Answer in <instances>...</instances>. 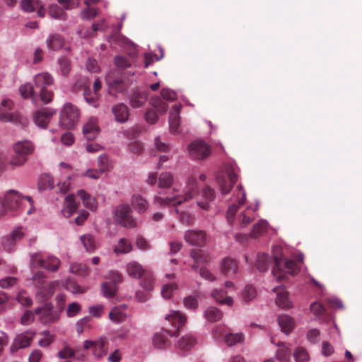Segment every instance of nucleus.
Segmentation results:
<instances>
[{
    "instance_id": "56",
    "label": "nucleus",
    "mask_w": 362,
    "mask_h": 362,
    "mask_svg": "<svg viewBox=\"0 0 362 362\" xmlns=\"http://www.w3.org/2000/svg\"><path fill=\"white\" fill-rule=\"evenodd\" d=\"M153 344L156 348L165 349L168 346V341L163 334H156L153 337Z\"/></svg>"
},
{
    "instance_id": "46",
    "label": "nucleus",
    "mask_w": 362,
    "mask_h": 362,
    "mask_svg": "<svg viewBox=\"0 0 362 362\" xmlns=\"http://www.w3.org/2000/svg\"><path fill=\"white\" fill-rule=\"evenodd\" d=\"M173 182V176L170 173H162L158 178V187L160 189L168 188Z\"/></svg>"
},
{
    "instance_id": "27",
    "label": "nucleus",
    "mask_w": 362,
    "mask_h": 362,
    "mask_svg": "<svg viewBox=\"0 0 362 362\" xmlns=\"http://www.w3.org/2000/svg\"><path fill=\"white\" fill-rule=\"evenodd\" d=\"M180 105H175L170 111L169 127L173 133H177L180 127Z\"/></svg>"
},
{
    "instance_id": "24",
    "label": "nucleus",
    "mask_w": 362,
    "mask_h": 362,
    "mask_svg": "<svg viewBox=\"0 0 362 362\" xmlns=\"http://www.w3.org/2000/svg\"><path fill=\"white\" fill-rule=\"evenodd\" d=\"M65 206L62 210L63 216L70 218L78 209V205L75 202V195L69 194L65 197Z\"/></svg>"
},
{
    "instance_id": "51",
    "label": "nucleus",
    "mask_w": 362,
    "mask_h": 362,
    "mask_svg": "<svg viewBox=\"0 0 362 362\" xmlns=\"http://www.w3.org/2000/svg\"><path fill=\"white\" fill-rule=\"evenodd\" d=\"M57 62L59 66V73L64 76H68L71 71L70 60L66 57H60Z\"/></svg>"
},
{
    "instance_id": "5",
    "label": "nucleus",
    "mask_w": 362,
    "mask_h": 362,
    "mask_svg": "<svg viewBox=\"0 0 362 362\" xmlns=\"http://www.w3.org/2000/svg\"><path fill=\"white\" fill-rule=\"evenodd\" d=\"M281 259L279 257V255L274 254V256L271 257L265 253H259L257 256L256 265L257 269L264 272L267 271L270 266L272 267V274L275 277L279 269H281Z\"/></svg>"
},
{
    "instance_id": "32",
    "label": "nucleus",
    "mask_w": 362,
    "mask_h": 362,
    "mask_svg": "<svg viewBox=\"0 0 362 362\" xmlns=\"http://www.w3.org/2000/svg\"><path fill=\"white\" fill-rule=\"evenodd\" d=\"M148 95L146 92L136 90L129 98V103L133 108H139L146 102Z\"/></svg>"
},
{
    "instance_id": "2",
    "label": "nucleus",
    "mask_w": 362,
    "mask_h": 362,
    "mask_svg": "<svg viewBox=\"0 0 362 362\" xmlns=\"http://www.w3.org/2000/svg\"><path fill=\"white\" fill-rule=\"evenodd\" d=\"M35 146L29 140H23L16 142L13 146L15 156L9 160V164L14 167L23 165L27 160L28 156L33 153Z\"/></svg>"
},
{
    "instance_id": "13",
    "label": "nucleus",
    "mask_w": 362,
    "mask_h": 362,
    "mask_svg": "<svg viewBox=\"0 0 362 362\" xmlns=\"http://www.w3.org/2000/svg\"><path fill=\"white\" fill-rule=\"evenodd\" d=\"M13 103L11 100L5 98L0 103V121L4 122H15L18 115L13 113Z\"/></svg>"
},
{
    "instance_id": "10",
    "label": "nucleus",
    "mask_w": 362,
    "mask_h": 362,
    "mask_svg": "<svg viewBox=\"0 0 362 362\" xmlns=\"http://www.w3.org/2000/svg\"><path fill=\"white\" fill-rule=\"evenodd\" d=\"M190 157L193 159L202 160L207 158L211 153L209 146L202 140L192 142L188 147Z\"/></svg>"
},
{
    "instance_id": "36",
    "label": "nucleus",
    "mask_w": 362,
    "mask_h": 362,
    "mask_svg": "<svg viewBox=\"0 0 362 362\" xmlns=\"http://www.w3.org/2000/svg\"><path fill=\"white\" fill-rule=\"evenodd\" d=\"M126 267L128 274L132 278L139 279L144 273L143 267L135 261L128 263Z\"/></svg>"
},
{
    "instance_id": "15",
    "label": "nucleus",
    "mask_w": 362,
    "mask_h": 362,
    "mask_svg": "<svg viewBox=\"0 0 362 362\" xmlns=\"http://www.w3.org/2000/svg\"><path fill=\"white\" fill-rule=\"evenodd\" d=\"M237 193V202L238 204H233L229 206L226 212V218L230 224L233 222V217L236 211H238L240 206L244 204L246 199V192L243 189V186L240 184L235 189Z\"/></svg>"
},
{
    "instance_id": "11",
    "label": "nucleus",
    "mask_w": 362,
    "mask_h": 362,
    "mask_svg": "<svg viewBox=\"0 0 362 362\" xmlns=\"http://www.w3.org/2000/svg\"><path fill=\"white\" fill-rule=\"evenodd\" d=\"M56 112L55 109L50 107L42 108L33 113V122L38 127L46 129L50 119Z\"/></svg>"
},
{
    "instance_id": "29",
    "label": "nucleus",
    "mask_w": 362,
    "mask_h": 362,
    "mask_svg": "<svg viewBox=\"0 0 362 362\" xmlns=\"http://www.w3.org/2000/svg\"><path fill=\"white\" fill-rule=\"evenodd\" d=\"M228 292L226 289H214L211 296L218 303L232 306L233 304V298L230 296L225 297Z\"/></svg>"
},
{
    "instance_id": "47",
    "label": "nucleus",
    "mask_w": 362,
    "mask_h": 362,
    "mask_svg": "<svg viewBox=\"0 0 362 362\" xmlns=\"http://www.w3.org/2000/svg\"><path fill=\"white\" fill-rule=\"evenodd\" d=\"M191 257L197 264L202 262H206L209 259L208 255H206L204 251L200 249L193 250L191 252ZM192 267L193 268H195L197 267L198 265H193Z\"/></svg>"
},
{
    "instance_id": "37",
    "label": "nucleus",
    "mask_w": 362,
    "mask_h": 362,
    "mask_svg": "<svg viewBox=\"0 0 362 362\" xmlns=\"http://www.w3.org/2000/svg\"><path fill=\"white\" fill-rule=\"evenodd\" d=\"M196 344V340L194 337L190 334H187L185 336H182L177 343L178 348L181 350H189L191 349Z\"/></svg>"
},
{
    "instance_id": "6",
    "label": "nucleus",
    "mask_w": 362,
    "mask_h": 362,
    "mask_svg": "<svg viewBox=\"0 0 362 362\" xmlns=\"http://www.w3.org/2000/svg\"><path fill=\"white\" fill-rule=\"evenodd\" d=\"M237 180L238 176L232 168H227L225 172L216 176V182L222 194H228Z\"/></svg>"
},
{
    "instance_id": "55",
    "label": "nucleus",
    "mask_w": 362,
    "mask_h": 362,
    "mask_svg": "<svg viewBox=\"0 0 362 362\" xmlns=\"http://www.w3.org/2000/svg\"><path fill=\"white\" fill-rule=\"evenodd\" d=\"M69 270L71 273L76 274L80 276H87L88 274V267L83 264L74 263L70 265Z\"/></svg>"
},
{
    "instance_id": "22",
    "label": "nucleus",
    "mask_w": 362,
    "mask_h": 362,
    "mask_svg": "<svg viewBox=\"0 0 362 362\" xmlns=\"http://www.w3.org/2000/svg\"><path fill=\"white\" fill-rule=\"evenodd\" d=\"M127 317L128 313L126 305L115 306L109 313L110 320L117 324L124 322Z\"/></svg>"
},
{
    "instance_id": "61",
    "label": "nucleus",
    "mask_w": 362,
    "mask_h": 362,
    "mask_svg": "<svg viewBox=\"0 0 362 362\" xmlns=\"http://www.w3.org/2000/svg\"><path fill=\"white\" fill-rule=\"evenodd\" d=\"M16 299L19 303L25 307H30L33 304L32 298L29 296L26 295L24 291L19 292L16 297Z\"/></svg>"
},
{
    "instance_id": "30",
    "label": "nucleus",
    "mask_w": 362,
    "mask_h": 362,
    "mask_svg": "<svg viewBox=\"0 0 362 362\" xmlns=\"http://www.w3.org/2000/svg\"><path fill=\"white\" fill-rule=\"evenodd\" d=\"M131 204L135 211L139 214H144L148 208V201L140 194H134L131 199Z\"/></svg>"
},
{
    "instance_id": "19",
    "label": "nucleus",
    "mask_w": 362,
    "mask_h": 362,
    "mask_svg": "<svg viewBox=\"0 0 362 362\" xmlns=\"http://www.w3.org/2000/svg\"><path fill=\"white\" fill-rule=\"evenodd\" d=\"M21 6L25 12L37 11L39 17H44L46 13V9L39 0H21Z\"/></svg>"
},
{
    "instance_id": "59",
    "label": "nucleus",
    "mask_w": 362,
    "mask_h": 362,
    "mask_svg": "<svg viewBox=\"0 0 362 362\" xmlns=\"http://www.w3.org/2000/svg\"><path fill=\"white\" fill-rule=\"evenodd\" d=\"M160 56L158 57L157 54L150 52L144 54L145 58V68H148L155 61H158L163 57L164 53L162 48L160 49Z\"/></svg>"
},
{
    "instance_id": "25",
    "label": "nucleus",
    "mask_w": 362,
    "mask_h": 362,
    "mask_svg": "<svg viewBox=\"0 0 362 362\" xmlns=\"http://www.w3.org/2000/svg\"><path fill=\"white\" fill-rule=\"evenodd\" d=\"M77 195L80 197L86 208L91 211H96L98 208V202L94 197L91 196L84 189L78 190Z\"/></svg>"
},
{
    "instance_id": "16",
    "label": "nucleus",
    "mask_w": 362,
    "mask_h": 362,
    "mask_svg": "<svg viewBox=\"0 0 362 362\" xmlns=\"http://www.w3.org/2000/svg\"><path fill=\"white\" fill-rule=\"evenodd\" d=\"M25 235V232L22 227L14 229L11 235L3 239L2 245L4 249L8 252H11L14 250L15 244Z\"/></svg>"
},
{
    "instance_id": "49",
    "label": "nucleus",
    "mask_w": 362,
    "mask_h": 362,
    "mask_svg": "<svg viewBox=\"0 0 362 362\" xmlns=\"http://www.w3.org/2000/svg\"><path fill=\"white\" fill-rule=\"evenodd\" d=\"M49 15L57 20H66V13L64 10L57 5H52L49 6Z\"/></svg>"
},
{
    "instance_id": "14",
    "label": "nucleus",
    "mask_w": 362,
    "mask_h": 362,
    "mask_svg": "<svg viewBox=\"0 0 362 362\" xmlns=\"http://www.w3.org/2000/svg\"><path fill=\"white\" fill-rule=\"evenodd\" d=\"M282 262L281 264V269H279L275 278L277 281L283 280L286 277V272L295 275L299 272V267L297 266L296 262L292 259H284L281 255H279Z\"/></svg>"
},
{
    "instance_id": "44",
    "label": "nucleus",
    "mask_w": 362,
    "mask_h": 362,
    "mask_svg": "<svg viewBox=\"0 0 362 362\" xmlns=\"http://www.w3.org/2000/svg\"><path fill=\"white\" fill-rule=\"evenodd\" d=\"M54 184L52 177L49 175H43L40 177L38 182V189L40 191L51 189L54 188Z\"/></svg>"
},
{
    "instance_id": "33",
    "label": "nucleus",
    "mask_w": 362,
    "mask_h": 362,
    "mask_svg": "<svg viewBox=\"0 0 362 362\" xmlns=\"http://www.w3.org/2000/svg\"><path fill=\"white\" fill-rule=\"evenodd\" d=\"M278 322L281 330L286 334H289L294 327L293 319L288 315H279L278 317Z\"/></svg>"
},
{
    "instance_id": "63",
    "label": "nucleus",
    "mask_w": 362,
    "mask_h": 362,
    "mask_svg": "<svg viewBox=\"0 0 362 362\" xmlns=\"http://www.w3.org/2000/svg\"><path fill=\"white\" fill-rule=\"evenodd\" d=\"M320 332L317 328L310 329L306 334L307 339L312 344L320 341Z\"/></svg>"
},
{
    "instance_id": "60",
    "label": "nucleus",
    "mask_w": 362,
    "mask_h": 362,
    "mask_svg": "<svg viewBox=\"0 0 362 362\" xmlns=\"http://www.w3.org/2000/svg\"><path fill=\"white\" fill-rule=\"evenodd\" d=\"M105 278L109 280L107 282L114 284L116 286L122 281V274L117 271H110Z\"/></svg>"
},
{
    "instance_id": "50",
    "label": "nucleus",
    "mask_w": 362,
    "mask_h": 362,
    "mask_svg": "<svg viewBox=\"0 0 362 362\" xmlns=\"http://www.w3.org/2000/svg\"><path fill=\"white\" fill-rule=\"evenodd\" d=\"M107 82L109 86L110 92H120L124 89L123 81L121 79H111L110 75L107 77Z\"/></svg>"
},
{
    "instance_id": "58",
    "label": "nucleus",
    "mask_w": 362,
    "mask_h": 362,
    "mask_svg": "<svg viewBox=\"0 0 362 362\" xmlns=\"http://www.w3.org/2000/svg\"><path fill=\"white\" fill-rule=\"evenodd\" d=\"M43 337L39 340L38 345L41 347H47L54 341V335L50 334L48 330H45L40 333Z\"/></svg>"
},
{
    "instance_id": "21",
    "label": "nucleus",
    "mask_w": 362,
    "mask_h": 362,
    "mask_svg": "<svg viewBox=\"0 0 362 362\" xmlns=\"http://www.w3.org/2000/svg\"><path fill=\"white\" fill-rule=\"evenodd\" d=\"M185 240L190 245L202 246L206 243V235L202 230H189L185 235Z\"/></svg>"
},
{
    "instance_id": "3",
    "label": "nucleus",
    "mask_w": 362,
    "mask_h": 362,
    "mask_svg": "<svg viewBox=\"0 0 362 362\" xmlns=\"http://www.w3.org/2000/svg\"><path fill=\"white\" fill-rule=\"evenodd\" d=\"M80 116L81 112L76 105L66 103L60 112L59 124L67 129H73L78 123Z\"/></svg>"
},
{
    "instance_id": "62",
    "label": "nucleus",
    "mask_w": 362,
    "mask_h": 362,
    "mask_svg": "<svg viewBox=\"0 0 362 362\" xmlns=\"http://www.w3.org/2000/svg\"><path fill=\"white\" fill-rule=\"evenodd\" d=\"M177 288V285L174 283L163 285L161 290L162 296L165 299L170 298L172 296L173 291L176 290Z\"/></svg>"
},
{
    "instance_id": "26",
    "label": "nucleus",
    "mask_w": 362,
    "mask_h": 362,
    "mask_svg": "<svg viewBox=\"0 0 362 362\" xmlns=\"http://www.w3.org/2000/svg\"><path fill=\"white\" fill-rule=\"evenodd\" d=\"M33 81L36 88H45L49 86H51L54 83V78L48 72H42L36 74Z\"/></svg>"
},
{
    "instance_id": "7",
    "label": "nucleus",
    "mask_w": 362,
    "mask_h": 362,
    "mask_svg": "<svg viewBox=\"0 0 362 362\" xmlns=\"http://www.w3.org/2000/svg\"><path fill=\"white\" fill-rule=\"evenodd\" d=\"M35 334L36 332L32 329L17 334L9 347L11 353L14 354L21 349L30 346Z\"/></svg>"
},
{
    "instance_id": "12",
    "label": "nucleus",
    "mask_w": 362,
    "mask_h": 362,
    "mask_svg": "<svg viewBox=\"0 0 362 362\" xmlns=\"http://www.w3.org/2000/svg\"><path fill=\"white\" fill-rule=\"evenodd\" d=\"M107 342L105 339L100 338L95 341H85L83 347L85 349H91L93 355L96 358H102L107 351Z\"/></svg>"
},
{
    "instance_id": "42",
    "label": "nucleus",
    "mask_w": 362,
    "mask_h": 362,
    "mask_svg": "<svg viewBox=\"0 0 362 362\" xmlns=\"http://www.w3.org/2000/svg\"><path fill=\"white\" fill-rule=\"evenodd\" d=\"M80 238L86 252H92L96 249V243L91 234H84Z\"/></svg>"
},
{
    "instance_id": "64",
    "label": "nucleus",
    "mask_w": 362,
    "mask_h": 362,
    "mask_svg": "<svg viewBox=\"0 0 362 362\" xmlns=\"http://www.w3.org/2000/svg\"><path fill=\"white\" fill-rule=\"evenodd\" d=\"M35 320L34 313L30 310H25L21 317L20 323L23 325H29Z\"/></svg>"
},
{
    "instance_id": "31",
    "label": "nucleus",
    "mask_w": 362,
    "mask_h": 362,
    "mask_svg": "<svg viewBox=\"0 0 362 362\" xmlns=\"http://www.w3.org/2000/svg\"><path fill=\"white\" fill-rule=\"evenodd\" d=\"M237 264L234 259L226 257L222 260L221 272L226 276H233L236 273Z\"/></svg>"
},
{
    "instance_id": "1",
    "label": "nucleus",
    "mask_w": 362,
    "mask_h": 362,
    "mask_svg": "<svg viewBox=\"0 0 362 362\" xmlns=\"http://www.w3.org/2000/svg\"><path fill=\"white\" fill-rule=\"evenodd\" d=\"M198 192L199 185L196 178L189 177L184 187L174 186L173 189H168L166 196L161 197V192H158L154 196L153 204L160 207L180 205L191 200Z\"/></svg>"
},
{
    "instance_id": "35",
    "label": "nucleus",
    "mask_w": 362,
    "mask_h": 362,
    "mask_svg": "<svg viewBox=\"0 0 362 362\" xmlns=\"http://www.w3.org/2000/svg\"><path fill=\"white\" fill-rule=\"evenodd\" d=\"M99 1L100 0H84L87 7L81 12V17L83 21H90L97 16V10L93 7H90V5L97 4Z\"/></svg>"
},
{
    "instance_id": "40",
    "label": "nucleus",
    "mask_w": 362,
    "mask_h": 362,
    "mask_svg": "<svg viewBox=\"0 0 362 362\" xmlns=\"http://www.w3.org/2000/svg\"><path fill=\"white\" fill-rule=\"evenodd\" d=\"M19 92L23 98H31L33 103L37 102V94L30 83H24L19 87Z\"/></svg>"
},
{
    "instance_id": "45",
    "label": "nucleus",
    "mask_w": 362,
    "mask_h": 362,
    "mask_svg": "<svg viewBox=\"0 0 362 362\" xmlns=\"http://www.w3.org/2000/svg\"><path fill=\"white\" fill-rule=\"evenodd\" d=\"M117 290V286L110 282H104L101 285V291L104 297L111 298L115 296Z\"/></svg>"
},
{
    "instance_id": "28",
    "label": "nucleus",
    "mask_w": 362,
    "mask_h": 362,
    "mask_svg": "<svg viewBox=\"0 0 362 362\" xmlns=\"http://www.w3.org/2000/svg\"><path fill=\"white\" fill-rule=\"evenodd\" d=\"M60 264L61 261L59 259L53 255H48L45 259L43 258H40L38 259L39 267H43L51 272L57 271Z\"/></svg>"
},
{
    "instance_id": "18",
    "label": "nucleus",
    "mask_w": 362,
    "mask_h": 362,
    "mask_svg": "<svg viewBox=\"0 0 362 362\" xmlns=\"http://www.w3.org/2000/svg\"><path fill=\"white\" fill-rule=\"evenodd\" d=\"M83 134L85 138L91 141L95 139L99 134L100 128L96 117H91L83 127Z\"/></svg>"
},
{
    "instance_id": "39",
    "label": "nucleus",
    "mask_w": 362,
    "mask_h": 362,
    "mask_svg": "<svg viewBox=\"0 0 362 362\" xmlns=\"http://www.w3.org/2000/svg\"><path fill=\"white\" fill-rule=\"evenodd\" d=\"M132 250L131 243L125 239L121 238L119 240L117 245L114 247V252L118 255L120 254H127Z\"/></svg>"
},
{
    "instance_id": "41",
    "label": "nucleus",
    "mask_w": 362,
    "mask_h": 362,
    "mask_svg": "<svg viewBox=\"0 0 362 362\" xmlns=\"http://www.w3.org/2000/svg\"><path fill=\"white\" fill-rule=\"evenodd\" d=\"M83 96L86 103L93 107L99 106L98 93H92L89 87H85L83 89Z\"/></svg>"
},
{
    "instance_id": "4",
    "label": "nucleus",
    "mask_w": 362,
    "mask_h": 362,
    "mask_svg": "<svg viewBox=\"0 0 362 362\" xmlns=\"http://www.w3.org/2000/svg\"><path fill=\"white\" fill-rule=\"evenodd\" d=\"M114 221L126 228H134L137 226L136 218L133 216L132 209L127 204L116 206L112 212Z\"/></svg>"
},
{
    "instance_id": "17",
    "label": "nucleus",
    "mask_w": 362,
    "mask_h": 362,
    "mask_svg": "<svg viewBox=\"0 0 362 362\" xmlns=\"http://www.w3.org/2000/svg\"><path fill=\"white\" fill-rule=\"evenodd\" d=\"M276 293V305L282 309H290L293 307V303L289 299L288 292L284 286H276L272 289Z\"/></svg>"
},
{
    "instance_id": "34",
    "label": "nucleus",
    "mask_w": 362,
    "mask_h": 362,
    "mask_svg": "<svg viewBox=\"0 0 362 362\" xmlns=\"http://www.w3.org/2000/svg\"><path fill=\"white\" fill-rule=\"evenodd\" d=\"M49 49L58 50L63 47L64 44V38L58 34H51L46 40Z\"/></svg>"
},
{
    "instance_id": "23",
    "label": "nucleus",
    "mask_w": 362,
    "mask_h": 362,
    "mask_svg": "<svg viewBox=\"0 0 362 362\" xmlns=\"http://www.w3.org/2000/svg\"><path fill=\"white\" fill-rule=\"evenodd\" d=\"M115 120L119 123H124L128 120L129 110V107L123 104L119 103L112 107Z\"/></svg>"
},
{
    "instance_id": "52",
    "label": "nucleus",
    "mask_w": 362,
    "mask_h": 362,
    "mask_svg": "<svg viewBox=\"0 0 362 362\" xmlns=\"http://www.w3.org/2000/svg\"><path fill=\"white\" fill-rule=\"evenodd\" d=\"M291 352L289 349L285 346L279 348L276 353L275 358H277L281 362H288L291 358Z\"/></svg>"
},
{
    "instance_id": "9",
    "label": "nucleus",
    "mask_w": 362,
    "mask_h": 362,
    "mask_svg": "<svg viewBox=\"0 0 362 362\" xmlns=\"http://www.w3.org/2000/svg\"><path fill=\"white\" fill-rule=\"evenodd\" d=\"M35 313L39 316L40 321L43 324L53 323L59 318V312L54 310L51 303H46L36 308Z\"/></svg>"
},
{
    "instance_id": "20",
    "label": "nucleus",
    "mask_w": 362,
    "mask_h": 362,
    "mask_svg": "<svg viewBox=\"0 0 362 362\" xmlns=\"http://www.w3.org/2000/svg\"><path fill=\"white\" fill-rule=\"evenodd\" d=\"M165 318L170 325L176 329V331L184 325L187 321V317L184 314L180 311L175 310H170L169 313L165 315Z\"/></svg>"
},
{
    "instance_id": "48",
    "label": "nucleus",
    "mask_w": 362,
    "mask_h": 362,
    "mask_svg": "<svg viewBox=\"0 0 362 362\" xmlns=\"http://www.w3.org/2000/svg\"><path fill=\"white\" fill-rule=\"evenodd\" d=\"M267 221L266 220L262 219L256 224L254 225L252 230L251 231V235L254 238H257L263 233H264L267 228Z\"/></svg>"
},
{
    "instance_id": "53",
    "label": "nucleus",
    "mask_w": 362,
    "mask_h": 362,
    "mask_svg": "<svg viewBox=\"0 0 362 362\" xmlns=\"http://www.w3.org/2000/svg\"><path fill=\"white\" fill-rule=\"evenodd\" d=\"M197 298V293L185 297L183 300L184 306L188 310H196L199 305Z\"/></svg>"
},
{
    "instance_id": "8",
    "label": "nucleus",
    "mask_w": 362,
    "mask_h": 362,
    "mask_svg": "<svg viewBox=\"0 0 362 362\" xmlns=\"http://www.w3.org/2000/svg\"><path fill=\"white\" fill-rule=\"evenodd\" d=\"M2 199L7 209L15 210L19 209L24 199H27L32 206L33 205V202L30 197H22L18 192L13 189L7 192Z\"/></svg>"
},
{
    "instance_id": "43",
    "label": "nucleus",
    "mask_w": 362,
    "mask_h": 362,
    "mask_svg": "<svg viewBox=\"0 0 362 362\" xmlns=\"http://www.w3.org/2000/svg\"><path fill=\"white\" fill-rule=\"evenodd\" d=\"M245 339V335L243 332L228 333L225 336V341L229 346H234L238 343H241Z\"/></svg>"
},
{
    "instance_id": "38",
    "label": "nucleus",
    "mask_w": 362,
    "mask_h": 362,
    "mask_svg": "<svg viewBox=\"0 0 362 362\" xmlns=\"http://www.w3.org/2000/svg\"><path fill=\"white\" fill-rule=\"evenodd\" d=\"M204 317L209 322H216L223 317V313L217 308L210 306L205 310Z\"/></svg>"
},
{
    "instance_id": "54",
    "label": "nucleus",
    "mask_w": 362,
    "mask_h": 362,
    "mask_svg": "<svg viewBox=\"0 0 362 362\" xmlns=\"http://www.w3.org/2000/svg\"><path fill=\"white\" fill-rule=\"evenodd\" d=\"M257 296V291L255 287L251 285H247L242 292V298L245 302H250Z\"/></svg>"
},
{
    "instance_id": "57",
    "label": "nucleus",
    "mask_w": 362,
    "mask_h": 362,
    "mask_svg": "<svg viewBox=\"0 0 362 362\" xmlns=\"http://www.w3.org/2000/svg\"><path fill=\"white\" fill-rule=\"evenodd\" d=\"M293 356L296 362H305L309 358L308 352L302 347L297 348L294 351Z\"/></svg>"
}]
</instances>
